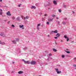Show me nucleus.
<instances>
[{
  "label": "nucleus",
  "instance_id": "f257e3e1",
  "mask_svg": "<svg viewBox=\"0 0 76 76\" xmlns=\"http://www.w3.org/2000/svg\"><path fill=\"white\" fill-rule=\"evenodd\" d=\"M31 65H35L36 64V62L34 61H31Z\"/></svg>",
  "mask_w": 76,
  "mask_h": 76
},
{
  "label": "nucleus",
  "instance_id": "f03ea898",
  "mask_svg": "<svg viewBox=\"0 0 76 76\" xmlns=\"http://www.w3.org/2000/svg\"><path fill=\"white\" fill-rule=\"evenodd\" d=\"M23 61H24L25 63H26V64H29L30 63V62L29 61H25L24 59L23 60Z\"/></svg>",
  "mask_w": 76,
  "mask_h": 76
},
{
  "label": "nucleus",
  "instance_id": "7ed1b4c3",
  "mask_svg": "<svg viewBox=\"0 0 76 76\" xmlns=\"http://www.w3.org/2000/svg\"><path fill=\"white\" fill-rule=\"evenodd\" d=\"M56 72H57L58 74H59V73H61V71H58V69H56Z\"/></svg>",
  "mask_w": 76,
  "mask_h": 76
},
{
  "label": "nucleus",
  "instance_id": "20e7f679",
  "mask_svg": "<svg viewBox=\"0 0 76 76\" xmlns=\"http://www.w3.org/2000/svg\"><path fill=\"white\" fill-rule=\"evenodd\" d=\"M7 15L8 16H11V14L10 13V12L9 11H8V12H7Z\"/></svg>",
  "mask_w": 76,
  "mask_h": 76
},
{
  "label": "nucleus",
  "instance_id": "39448f33",
  "mask_svg": "<svg viewBox=\"0 0 76 76\" xmlns=\"http://www.w3.org/2000/svg\"><path fill=\"white\" fill-rule=\"evenodd\" d=\"M53 20V18H49L48 19V21L49 22H52Z\"/></svg>",
  "mask_w": 76,
  "mask_h": 76
},
{
  "label": "nucleus",
  "instance_id": "423d86ee",
  "mask_svg": "<svg viewBox=\"0 0 76 76\" xmlns=\"http://www.w3.org/2000/svg\"><path fill=\"white\" fill-rule=\"evenodd\" d=\"M53 2L54 4L56 5L57 4V1L55 0H53Z\"/></svg>",
  "mask_w": 76,
  "mask_h": 76
},
{
  "label": "nucleus",
  "instance_id": "0eeeda50",
  "mask_svg": "<svg viewBox=\"0 0 76 76\" xmlns=\"http://www.w3.org/2000/svg\"><path fill=\"white\" fill-rule=\"evenodd\" d=\"M2 12H3V10L1 9H0V15H2Z\"/></svg>",
  "mask_w": 76,
  "mask_h": 76
},
{
  "label": "nucleus",
  "instance_id": "6e6552de",
  "mask_svg": "<svg viewBox=\"0 0 76 76\" xmlns=\"http://www.w3.org/2000/svg\"><path fill=\"white\" fill-rule=\"evenodd\" d=\"M23 72L22 71H19L18 72V74H22Z\"/></svg>",
  "mask_w": 76,
  "mask_h": 76
},
{
  "label": "nucleus",
  "instance_id": "1a4fd4ad",
  "mask_svg": "<svg viewBox=\"0 0 76 76\" xmlns=\"http://www.w3.org/2000/svg\"><path fill=\"white\" fill-rule=\"evenodd\" d=\"M31 8L32 9H36V7H35L34 6H32L31 7Z\"/></svg>",
  "mask_w": 76,
  "mask_h": 76
},
{
  "label": "nucleus",
  "instance_id": "9d476101",
  "mask_svg": "<svg viewBox=\"0 0 76 76\" xmlns=\"http://www.w3.org/2000/svg\"><path fill=\"white\" fill-rule=\"evenodd\" d=\"M51 32H54V33H57L58 32V31H57V30H56L55 31H51Z\"/></svg>",
  "mask_w": 76,
  "mask_h": 76
},
{
  "label": "nucleus",
  "instance_id": "9b49d317",
  "mask_svg": "<svg viewBox=\"0 0 76 76\" xmlns=\"http://www.w3.org/2000/svg\"><path fill=\"white\" fill-rule=\"evenodd\" d=\"M53 51H54V52H56V51H57V50L54 48H53Z\"/></svg>",
  "mask_w": 76,
  "mask_h": 76
},
{
  "label": "nucleus",
  "instance_id": "f8f14e48",
  "mask_svg": "<svg viewBox=\"0 0 76 76\" xmlns=\"http://www.w3.org/2000/svg\"><path fill=\"white\" fill-rule=\"evenodd\" d=\"M23 25L19 26V27L20 28H23Z\"/></svg>",
  "mask_w": 76,
  "mask_h": 76
},
{
  "label": "nucleus",
  "instance_id": "ddd939ff",
  "mask_svg": "<svg viewBox=\"0 0 76 76\" xmlns=\"http://www.w3.org/2000/svg\"><path fill=\"white\" fill-rule=\"evenodd\" d=\"M56 36L57 37H60V34L58 33L56 35Z\"/></svg>",
  "mask_w": 76,
  "mask_h": 76
},
{
  "label": "nucleus",
  "instance_id": "4468645a",
  "mask_svg": "<svg viewBox=\"0 0 76 76\" xmlns=\"http://www.w3.org/2000/svg\"><path fill=\"white\" fill-rule=\"evenodd\" d=\"M0 35H1V36H2V37H5V35L4 34H0Z\"/></svg>",
  "mask_w": 76,
  "mask_h": 76
},
{
  "label": "nucleus",
  "instance_id": "2eb2a0df",
  "mask_svg": "<svg viewBox=\"0 0 76 76\" xmlns=\"http://www.w3.org/2000/svg\"><path fill=\"white\" fill-rule=\"evenodd\" d=\"M28 18H29V17H28V16H27L26 17H25L24 18V19H28Z\"/></svg>",
  "mask_w": 76,
  "mask_h": 76
},
{
  "label": "nucleus",
  "instance_id": "dca6fc26",
  "mask_svg": "<svg viewBox=\"0 0 76 76\" xmlns=\"http://www.w3.org/2000/svg\"><path fill=\"white\" fill-rule=\"evenodd\" d=\"M64 38H65L67 39L68 38V37H67V36H66V35H64Z\"/></svg>",
  "mask_w": 76,
  "mask_h": 76
},
{
  "label": "nucleus",
  "instance_id": "f3484780",
  "mask_svg": "<svg viewBox=\"0 0 76 76\" xmlns=\"http://www.w3.org/2000/svg\"><path fill=\"white\" fill-rule=\"evenodd\" d=\"M65 51L66 52V53H67L68 54H69V53H70V51Z\"/></svg>",
  "mask_w": 76,
  "mask_h": 76
},
{
  "label": "nucleus",
  "instance_id": "a211bd4d",
  "mask_svg": "<svg viewBox=\"0 0 76 76\" xmlns=\"http://www.w3.org/2000/svg\"><path fill=\"white\" fill-rule=\"evenodd\" d=\"M12 42H13L14 44H16V42L15 41H12Z\"/></svg>",
  "mask_w": 76,
  "mask_h": 76
},
{
  "label": "nucleus",
  "instance_id": "6ab92c4d",
  "mask_svg": "<svg viewBox=\"0 0 76 76\" xmlns=\"http://www.w3.org/2000/svg\"><path fill=\"white\" fill-rule=\"evenodd\" d=\"M62 24H63L64 25H65L66 24V23L64 22H62Z\"/></svg>",
  "mask_w": 76,
  "mask_h": 76
},
{
  "label": "nucleus",
  "instance_id": "aec40b11",
  "mask_svg": "<svg viewBox=\"0 0 76 76\" xmlns=\"http://www.w3.org/2000/svg\"><path fill=\"white\" fill-rule=\"evenodd\" d=\"M73 60L74 61H76V58H74Z\"/></svg>",
  "mask_w": 76,
  "mask_h": 76
},
{
  "label": "nucleus",
  "instance_id": "412c9836",
  "mask_svg": "<svg viewBox=\"0 0 76 76\" xmlns=\"http://www.w3.org/2000/svg\"><path fill=\"white\" fill-rule=\"evenodd\" d=\"M58 11L60 13H61V10H58Z\"/></svg>",
  "mask_w": 76,
  "mask_h": 76
},
{
  "label": "nucleus",
  "instance_id": "4be33fe9",
  "mask_svg": "<svg viewBox=\"0 0 76 76\" xmlns=\"http://www.w3.org/2000/svg\"><path fill=\"white\" fill-rule=\"evenodd\" d=\"M12 26L13 28H15V25H12Z\"/></svg>",
  "mask_w": 76,
  "mask_h": 76
},
{
  "label": "nucleus",
  "instance_id": "5701e85b",
  "mask_svg": "<svg viewBox=\"0 0 76 76\" xmlns=\"http://www.w3.org/2000/svg\"><path fill=\"white\" fill-rule=\"evenodd\" d=\"M66 39H66V41H69V38L68 37V38Z\"/></svg>",
  "mask_w": 76,
  "mask_h": 76
},
{
  "label": "nucleus",
  "instance_id": "b1692460",
  "mask_svg": "<svg viewBox=\"0 0 76 76\" xmlns=\"http://www.w3.org/2000/svg\"><path fill=\"white\" fill-rule=\"evenodd\" d=\"M40 25H41V24H39L37 26V27H38V26H40Z\"/></svg>",
  "mask_w": 76,
  "mask_h": 76
},
{
  "label": "nucleus",
  "instance_id": "393cba45",
  "mask_svg": "<svg viewBox=\"0 0 76 76\" xmlns=\"http://www.w3.org/2000/svg\"><path fill=\"white\" fill-rule=\"evenodd\" d=\"M62 58H64V56L62 55Z\"/></svg>",
  "mask_w": 76,
  "mask_h": 76
},
{
  "label": "nucleus",
  "instance_id": "a878e982",
  "mask_svg": "<svg viewBox=\"0 0 76 76\" xmlns=\"http://www.w3.org/2000/svg\"><path fill=\"white\" fill-rule=\"evenodd\" d=\"M52 16L53 17V18H54V17L56 16V15H52Z\"/></svg>",
  "mask_w": 76,
  "mask_h": 76
},
{
  "label": "nucleus",
  "instance_id": "bb28decb",
  "mask_svg": "<svg viewBox=\"0 0 76 76\" xmlns=\"http://www.w3.org/2000/svg\"><path fill=\"white\" fill-rule=\"evenodd\" d=\"M49 55L50 56H52V54L51 53L49 54Z\"/></svg>",
  "mask_w": 76,
  "mask_h": 76
},
{
  "label": "nucleus",
  "instance_id": "cd10ccee",
  "mask_svg": "<svg viewBox=\"0 0 76 76\" xmlns=\"http://www.w3.org/2000/svg\"><path fill=\"white\" fill-rule=\"evenodd\" d=\"M16 41H19V39H16Z\"/></svg>",
  "mask_w": 76,
  "mask_h": 76
},
{
  "label": "nucleus",
  "instance_id": "c85d7f7f",
  "mask_svg": "<svg viewBox=\"0 0 76 76\" xmlns=\"http://www.w3.org/2000/svg\"><path fill=\"white\" fill-rule=\"evenodd\" d=\"M47 25H49V22H47Z\"/></svg>",
  "mask_w": 76,
  "mask_h": 76
},
{
  "label": "nucleus",
  "instance_id": "c756f323",
  "mask_svg": "<svg viewBox=\"0 0 76 76\" xmlns=\"http://www.w3.org/2000/svg\"><path fill=\"white\" fill-rule=\"evenodd\" d=\"M55 39H57V38H58V37H55Z\"/></svg>",
  "mask_w": 76,
  "mask_h": 76
},
{
  "label": "nucleus",
  "instance_id": "7c9ffc66",
  "mask_svg": "<svg viewBox=\"0 0 76 76\" xmlns=\"http://www.w3.org/2000/svg\"><path fill=\"white\" fill-rule=\"evenodd\" d=\"M74 66L75 67H76V65H74Z\"/></svg>",
  "mask_w": 76,
  "mask_h": 76
},
{
  "label": "nucleus",
  "instance_id": "2f4dec72",
  "mask_svg": "<svg viewBox=\"0 0 76 76\" xmlns=\"http://www.w3.org/2000/svg\"><path fill=\"white\" fill-rule=\"evenodd\" d=\"M58 25H60V22L58 21Z\"/></svg>",
  "mask_w": 76,
  "mask_h": 76
},
{
  "label": "nucleus",
  "instance_id": "473e14b6",
  "mask_svg": "<svg viewBox=\"0 0 76 76\" xmlns=\"http://www.w3.org/2000/svg\"><path fill=\"white\" fill-rule=\"evenodd\" d=\"M37 29L39 30V28L38 27L37 28Z\"/></svg>",
  "mask_w": 76,
  "mask_h": 76
},
{
  "label": "nucleus",
  "instance_id": "72a5a7b5",
  "mask_svg": "<svg viewBox=\"0 0 76 76\" xmlns=\"http://www.w3.org/2000/svg\"><path fill=\"white\" fill-rule=\"evenodd\" d=\"M12 19H15V17H13V18H12Z\"/></svg>",
  "mask_w": 76,
  "mask_h": 76
},
{
  "label": "nucleus",
  "instance_id": "f704fd0d",
  "mask_svg": "<svg viewBox=\"0 0 76 76\" xmlns=\"http://www.w3.org/2000/svg\"><path fill=\"white\" fill-rule=\"evenodd\" d=\"M47 14H45V16H47Z\"/></svg>",
  "mask_w": 76,
  "mask_h": 76
},
{
  "label": "nucleus",
  "instance_id": "c9c22d12",
  "mask_svg": "<svg viewBox=\"0 0 76 76\" xmlns=\"http://www.w3.org/2000/svg\"><path fill=\"white\" fill-rule=\"evenodd\" d=\"M22 19H23V16H22Z\"/></svg>",
  "mask_w": 76,
  "mask_h": 76
},
{
  "label": "nucleus",
  "instance_id": "e433bc0d",
  "mask_svg": "<svg viewBox=\"0 0 76 76\" xmlns=\"http://www.w3.org/2000/svg\"><path fill=\"white\" fill-rule=\"evenodd\" d=\"M61 42H63V41L62 40H61Z\"/></svg>",
  "mask_w": 76,
  "mask_h": 76
},
{
  "label": "nucleus",
  "instance_id": "4c0bfd02",
  "mask_svg": "<svg viewBox=\"0 0 76 76\" xmlns=\"http://www.w3.org/2000/svg\"><path fill=\"white\" fill-rule=\"evenodd\" d=\"M2 1V0H0V2H1Z\"/></svg>",
  "mask_w": 76,
  "mask_h": 76
},
{
  "label": "nucleus",
  "instance_id": "58836bf2",
  "mask_svg": "<svg viewBox=\"0 0 76 76\" xmlns=\"http://www.w3.org/2000/svg\"><path fill=\"white\" fill-rule=\"evenodd\" d=\"M56 19H58V18L57 17Z\"/></svg>",
  "mask_w": 76,
  "mask_h": 76
},
{
  "label": "nucleus",
  "instance_id": "ea45409f",
  "mask_svg": "<svg viewBox=\"0 0 76 76\" xmlns=\"http://www.w3.org/2000/svg\"><path fill=\"white\" fill-rule=\"evenodd\" d=\"M12 63H13V64H14V63H15V62H13Z\"/></svg>",
  "mask_w": 76,
  "mask_h": 76
},
{
  "label": "nucleus",
  "instance_id": "a19ab883",
  "mask_svg": "<svg viewBox=\"0 0 76 76\" xmlns=\"http://www.w3.org/2000/svg\"><path fill=\"white\" fill-rule=\"evenodd\" d=\"M71 42L72 43V44H73V42Z\"/></svg>",
  "mask_w": 76,
  "mask_h": 76
},
{
  "label": "nucleus",
  "instance_id": "79ce46f5",
  "mask_svg": "<svg viewBox=\"0 0 76 76\" xmlns=\"http://www.w3.org/2000/svg\"><path fill=\"white\" fill-rule=\"evenodd\" d=\"M20 5H18V7H20Z\"/></svg>",
  "mask_w": 76,
  "mask_h": 76
},
{
  "label": "nucleus",
  "instance_id": "37998d69",
  "mask_svg": "<svg viewBox=\"0 0 76 76\" xmlns=\"http://www.w3.org/2000/svg\"><path fill=\"white\" fill-rule=\"evenodd\" d=\"M48 37H50V35H48Z\"/></svg>",
  "mask_w": 76,
  "mask_h": 76
},
{
  "label": "nucleus",
  "instance_id": "c03bdc74",
  "mask_svg": "<svg viewBox=\"0 0 76 76\" xmlns=\"http://www.w3.org/2000/svg\"><path fill=\"white\" fill-rule=\"evenodd\" d=\"M73 13H75V12H73Z\"/></svg>",
  "mask_w": 76,
  "mask_h": 76
},
{
  "label": "nucleus",
  "instance_id": "a18cd8bd",
  "mask_svg": "<svg viewBox=\"0 0 76 76\" xmlns=\"http://www.w3.org/2000/svg\"><path fill=\"white\" fill-rule=\"evenodd\" d=\"M67 19V18H65V20H66Z\"/></svg>",
  "mask_w": 76,
  "mask_h": 76
},
{
  "label": "nucleus",
  "instance_id": "49530a36",
  "mask_svg": "<svg viewBox=\"0 0 76 76\" xmlns=\"http://www.w3.org/2000/svg\"><path fill=\"white\" fill-rule=\"evenodd\" d=\"M24 29V28H22V29Z\"/></svg>",
  "mask_w": 76,
  "mask_h": 76
},
{
  "label": "nucleus",
  "instance_id": "de8ad7c7",
  "mask_svg": "<svg viewBox=\"0 0 76 76\" xmlns=\"http://www.w3.org/2000/svg\"><path fill=\"white\" fill-rule=\"evenodd\" d=\"M66 50H68V49H66Z\"/></svg>",
  "mask_w": 76,
  "mask_h": 76
},
{
  "label": "nucleus",
  "instance_id": "09e8293b",
  "mask_svg": "<svg viewBox=\"0 0 76 76\" xmlns=\"http://www.w3.org/2000/svg\"><path fill=\"white\" fill-rule=\"evenodd\" d=\"M9 22H10V21H9Z\"/></svg>",
  "mask_w": 76,
  "mask_h": 76
}]
</instances>
